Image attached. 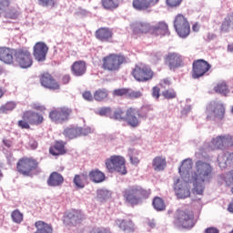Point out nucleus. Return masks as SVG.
<instances>
[{"label": "nucleus", "instance_id": "09e8293b", "mask_svg": "<svg viewBox=\"0 0 233 233\" xmlns=\"http://www.w3.org/2000/svg\"><path fill=\"white\" fill-rule=\"evenodd\" d=\"M38 5L46 8H54L56 6V0H38Z\"/></svg>", "mask_w": 233, "mask_h": 233}, {"label": "nucleus", "instance_id": "2f4dec72", "mask_svg": "<svg viewBox=\"0 0 233 233\" xmlns=\"http://www.w3.org/2000/svg\"><path fill=\"white\" fill-rule=\"evenodd\" d=\"M167 167V158L163 157H157L153 159V168L157 172H161Z\"/></svg>", "mask_w": 233, "mask_h": 233}, {"label": "nucleus", "instance_id": "4468645a", "mask_svg": "<svg viewBox=\"0 0 233 233\" xmlns=\"http://www.w3.org/2000/svg\"><path fill=\"white\" fill-rule=\"evenodd\" d=\"M210 68H212V66L204 59L195 60L192 64L191 76L193 79H199V77H203Z\"/></svg>", "mask_w": 233, "mask_h": 233}, {"label": "nucleus", "instance_id": "0eeeda50", "mask_svg": "<svg viewBox=\"0 0 233 233\" xmlns=\"http://www.w3.org/2000/svg\"><path fill=\"white\" fill-rule=\"evenodd\" d=\"M105 165L106 170H108L110 174L117 172L118 174H121V176L127 175V160L124 157L113 155L106 159Z\"/></svg>", "mask_w": 233, "mask_h": 233}, {"label": "nucleus", "instance_id": "a18cd8bd", "mask_svg": "<svg viewBox=\"0 0 233 233\" xmlns=\"http://www.w3.org/2000/svg\"><path fill=\"white\" fill-rule=\"evenodd\" d=\"M222 139L224 141V147L228 148L233 147V137L232 135H222Z\"/></svg>", "mask_w": 233, "mask_h": 233}, {"label": "nucleus", "instance_id": "37998d69", "mask_svg": "<svg viewBox=\"0 0 233 233\" xmlns=\"http://www.w3.org/2000/svg\"><path fill=\"white\" fill-rule=\"evenodd\" d=\"M133 8L136 10H145L147 8V0H134Z\"/></svg>", "mask_w": 233, "mask_h": 233}, {"label": "nucleus", "instance_id": "c9c22d12", "mask_svg": "<svg viewBox=\"0 0 233 233\" xmlns=\"http://www.w3.org/2000/svg\"><path fill=\"white\" fill-rule=\"evenodd\" d=\"M214 90L217 92V94H221V96H225L226 97L228 96V94H230V89L225 82L218 83L217 86L214 87Z\"/></svg>", "mask_w": 233, "mask_h": 233}, {"label": "nucleus", "instance_id": "b1692460", "mask_svg": "<svg viewBox=\"0 0 233 233\" xmlns=\"http://www.w3.org/2000/svg\"><path fill=\"white\" fill-rule=\"evenodd\" d=\"M63 183H65V177L57 172L51 173L47 179L48 187H61Z\"/></svg>", "mask_w": 233, "mask_h": 233}, {"label": "nucleus", "instance_id": "423d86ee", "mask_svg": "<svg viewBox=\"0 0 233 233\" xmlns=\"http://www.w3.org/2000/svg\"><path fill=\"white\" fill-rule=\"evenodd\" d=\"M124 63H127L125 56L109 54L102 58V68L106 72H119Z\"/></svg>", "mask_w": 233, "mask_h": 233}, {"label": "nucleus", "instance_id": "e433bc0d", "mask_svg": "<svg viewBox=\"0 0 233 233\" xmlns=\"http://www.w3.org/2000/svg\"><path fill=\"white\" fill-rule=\"evenodd\" d=\"M16 106L17 104L15 102L9 101L0 106V114H8V112H12Z\"/></svg>", "mask_w": 233, "mask_h": 233}, {"label": "nucleus", "instance_id": "58836bf2", "mask_svg": "<svg viewBox=\"0 0 233 233\" xmlns=\"http://www.w3.org/2000/svg\"><path fill=\"white\" fill-rule=\"evenodd\" d=\"M4 15L6 19H17V17H19V11L15 8H6L5 11H4Z\"/></svg>", "mask_w": 233, "mask_h": 233}, {"label": "nucleus", "instance_id": "7c9ffc66", "mask_svg": "<svg viewBox=\"0 0 233 233\" xmlns=\"http://www.w3.org/2000/svg\"><path fill=\"white\" fill-rule=\"evenodd\" d=\"M89 179L93 181V183H103L106 179V176L105 173L99 169H95L89 172Z\"/></svg>", "mask_w": 233, "mask_h": 233}, {"label": "nucleus", "instance_id": "4be33fe9", "mask_svg": "<svg viewBox=\"0 0 233 233\" xmlns=\"http://www.w3.org/2000/svg\"><path fill=\"white\" fill-rule=\"evenodd\" d=\"M84 218L85 216L83 215V212H81V210L72 209L66 214L65 221L66 223H71V225H76V223H79V221H81V219H83Z\"/></svg>", "mask_w": 233, "mask_h": 233}, {"label": "nucleus", "instance_id": "dca6fc26", "mask_svg": "<svg viewBox=\"0 0 233 233\" xmlns=\"http://www.w3.org/2000/svg\"><path fill=\"white\" fill-rule=\"evenodd\" d=\"M210 150H225L223 135L213 138L210 143H205L203 147L200 149V154L205 157L203 152H210Z\"/></svg>", "mask_w": 233, "mask_h": 233}, {"label": "nucleus", "instance_id": "cd10ccee", "mask_svg": "<svg viewBox=\"0 0 233 233\" xmlns=\"http://www.w3.org/2000/svg\"><path fill=\"white\" fill-rule=\"evenodd\" d=\"M0 61L6 65H12L14 63V52L8 47H3L0 49Z\"/></svg>", "mask_w": 233, "mask_h": 233}, {"label": "nucleus", "instance_id": "a878e982", "mask_svg": "<svg viewBox=\"0 0 233 233\" xmlns=\"http://www.w3.org/2000/svg\"><path fill=\"white\" fill-rule=\"evenodd\" d=\"M64 141H56L53 147L49 148V154L51 156H64L66 153V148L65 147Z\"/></svg>", "mask_w": 233, "mask_h": 233}, {"label": "nucleus", "instance_id": "9d476101", "mask_svg": "<svg viewBox=\"0 0 233 233\" xmlns=\"http://www.w3.org/2000/svg\"><path fill=\"white\" fill-rule=\"evenodd\" d=\"M207 119L221 121L225 118V106L219 102H210L207 106Z\"/></svg>", "mask_w": 233, "mask_h": 233}, {"label": "nucleus", "instance_id": "680f3d73", "mask_svg": "<svg viewBox=\"0 0 233 233\" xmlns=\"http://www.w3.org/2000/svg\"><path fill=\"white\" fill-rule=\"evenodd\" d=\"M205 233H219V229L215 227H210L205 229Z\"/></svg>", "mask_w": 233, "mask_h": 233}, {"label": "nucleus", "instance_id": "4c0bfd02", "mask_svg": "<svg viewBox=\"0 0 233 233\" xmlns=\"http://www.w3.org/2000/svg\"><path fill=\"white\" fill-rule=\"evenodd\" d=\"M153 207L155 210H157V212H163V210L167 208V206L165 205V201H163V199L158 197H156L153 199Z\"/></svg>", "mask_w": 233, "mask_h": 233}, {"label": "nucleus", "instance_id": "473e14b6", "mask_svg": "<svg viewBox=\"0 0 233 233\" xmlns=\"http://www.w3.org/2000/svg\"><path fill=\"white\" fill-rule=\"evenodd\" d=\"M95 101H105V99H108V89L106 88H98L94 93Z\"/></svg>", "mask_w": 233, "mask_h": 233}, {"label": "nucleus", "instance_id": "bb28decb", "mask_svg": "<svg viewBox=\"0 0 233 233\" xmlns=\"http://www.w3.org/2000/svg\"><path fill=\"white\" fill-rule=\"evenodd\" d=\"M63 134L68 139H76V137L83 136V128L77 127H66Z\"/></svg>", "mask_w": 233, "mask_h": 233}, {"label": "nucleus", "instance_id": "c85d7f7f", "mask_svg": "<svg viewBox=\"0 0 233 233\" xmlns=\"http://www.w3.org/2000/svg\"><path fill=\"white\" fill-rule=\"evenodd\" d=\"M35 227L36 228L35 233H53L54 232V228H52V225L43 220L36 221L35 223Z\"/></svg>", "mask_w": 233, "mask_h": 233}, {"label": "nucleus", "instance_id": "13d9d810", "mask_svg": "<svg viewBox=\"0 0 233 233\" xmlns=\"http://www.w3.org/2000/svg\"><path fill=\"white\" fill-rule=\"evenodd\" d=\"M32 108L34 110H37L38 112H45V110H46V107H45V106L40 105V104H34L32 106Z\"/></svg>", "mask_w": 233, "mask_h": 233}, {"label": "nucleus", "instance_id": "603ef678", "mask_svg": "<svg viewBox=\"0 0 233 233\" xmlns=\"http://www.w3.org/2000/svg\"><path fill=\"white\" fill-rule=\"evenodd\" d=\"M182 1L183 0H166V3L170 8H176L181 5Z\"/></svg>", "mask_w": 233, "mask_h": 233}, {"label": "nucleus", "instance_id": "393cba45", "mask_svg": "<svg viewBox=\"0 0 233 233\" xmlns=\"http://www.w3.org/2000/svg\"><path fill=\"white\" fill-rule=\"evenodd\" d=\"M194 163L192 162V158H186L182 161L181 166L178 168V172L181 177L187 178V176H189L190 170H192Z\"/></svg>", "mask_w": 233, "mask_h": 233}, {"label": "nucleus", "instance_id": "7ed1b4c3", "mask_svg": "<svg viewBox=\"0 0 233 233\" xmlns=\"http://www.w3.org/2000/svg\"><path fill=\"white\" fill-rule=\"evenodd\" d=\"M37 168H39V161L34 157H24L16 163V171L24 177H32Z\"/></svg>", "mask_w": 233, "mask_h": 233}, {"label": "nucleus", "instance_id": "20e7f679", "mask_svg": "<svg viewBox=\"0 0 233 233\" xmlns=\"http://www.w3.org/2000/svg\"><path fill=\"white\" fill-rule=\"evenodd\" d=\"M137 116H140L139 112L136 110L134 107H128L126 111L118 108L114 111L111 119H116V121H126L129 127L136 128V127H139V119Z\"/></svg>", "mask_w": 233, "mask_h": 233}, {"label": "nucleus", "instance_id": "49530a36", "mask_svg": "<svg viewBox=\"0 0 233 233\" xmlns=\"http://www.w3.org/2000/svg\"><path fill=\"white\" fill-rule=\"evenodd\" d=\"M128 155L132 165H137L139 163V157H137V151H136L135 149H130Z\"/></svg>", "mask_w": 233, "mask_h": 233}, {"label": "nucleus", "instance_id": "72a5a7b5", "mask_svg": "<svg viewBox=\"0 0 233 233\" xmlns=\"http://www.w3.org/2000/svg\"><path fill=\"white\" fill-rule=\"evenodd\" d=\"M118 227L121 228V230H124V232H134V222L132 220H121L118 221Z\"/></svg>", "mask_w": 233, "mask_h": 233}, {"label": "nucleus", "instance_id": "a211bd4d", "mask_svg": "<svg viewBox=\"0 0 233 233\" xmlns=\"http://www.w3.org/2000/svg\"><path fill=\"white\" fill-rule=\"evenodd\" d=\"M165 59L169 70H176L183 66V56L179 53H168Z\"/></svg>", "mask_w": 233, "mask_h": 233}, {"label": "nucleus", "instance_id": "6e6d98bb", "mask_svg": "<svg viewBox=\"0 0 233 233\" xmlns=\"http://www.w3.org/2000/svg\"><path fill=\"white\" fill-rule=\"evenodd\" d=\"M99 116H110L112 114V108L110 107H102L98 111Z\"/></svg>", "mask_w": 233, "mask_h": 233}, {"label": "nucleus", "instance_id": "8fccbe9b", "mask_svg": "<svg viewBox=\"0 0 233 233\" xmlns=\"http://www.w3.org/2000/svg\"><path fill=\"white\" fill-rule=\"evenodd\" d=\"M113 96L122 97V96H128V88H118L113 91Z\"/></svg>", "mask_w": 233, "mask_h": 233}, {"label": "nucleus", "instance_id": "c756f323", "mask_svg": "<svg viewBox=\"0 0 233 233\" xmlns=\"http://www.w3.org/2000/svg\"><path fill=\"white\" fill-rule=\"evenodd\" d=\"M132 74L137 81H147V68L145 66H136Z\"/></svg>", "mask_w": 233, "mask_h": 233}, {"label": "nucleus", "instance_id": "5701e85b", "mask_svg": "<svg viewBox=\"0 0 233 233\" xmlns=\"http://www.w3.org/2000/svg\"><path fill=\"white\" fill-rule=\"evenodd\" d=\"M220 168H227V167L233 166V153H224L218 157Z\"/></svg>", "mask_w": 233, "mask_h": 233}, {"label": "nucleus", "instance_id": "4d7b16f0", "mask_svg": "<svg viewBox=\"0 0 233 233\" xmlns=\"http://www.w3.org/2000/svg\"><path fill=\"white\" fill-rule=\"evenodd\" d=\"M89 233H111L110 230L105 228H95Z\"/></svg>", "mask_w": 233, "mask_h": 233}, {"label": "nucleus", "instance_id": "5fc2aeb1", "mask_svg": "<svg viewBox=\"0 0 233 233\" xmlns=\"http://www.w3.org/2000/svg\"><path fill=\"white\" fill-rule=\"evenodd\" d=\"M162 96H164L166 99H174L176 97V92L166 90L162 93Z\"/></svg>", "mask_w": 233, "mask_h": 233}, {"label": "nucleus", "instance_id": "1a4fd4ad", "mask_svg": "<svg viewBox=\"0 0 233 233\" xmlns=\"http://www.w3.org/2000/svg\"><path fill=\"white\" fill-rule=\"evenodd\" d=\"M15 62L20 68H30L34 65L32 53L26 47L17 49L14 53Z\"/></svg>", "mask_w": 233, "mask_h": 233}, {"label": "nucleus", "instance_id": "39448f33", "mask_svg": "<svg viewBox=\"0 0 233 233\" xmlns=\"http://www.w3.org/2000/svg\"><path fill=\"white\" fill-rule=\"evenodd\" d=\"M45 122V116L43 115L32 111L26 110L22 114V119L17 122L19 128L24 130H30V125L33 127H39Z\"/></svg>", "mask_w": 233, "mask_h": 233}, {"label": "nucleus", "instance_id": "f3484780", "mask_svg": "<svg viewBox=\"0 0 233 233\" xmlns=\"http://www.w3.org/2000/svg\"><path fill=\"white\" fill-rule=\"evenodd\" d=\"M40 84L48 90H59L61 88L59 82L49 73H43L40 76Z\"/></svg>", "mask_w": 233, "mask_h": 233}, {"label": "nucleus", "instance_id": "69168bd1", "mask_svg": "<svg viewBox=\"0 0 233 233\" xmlns=\"http://www.w3.org/2000/svg\"><path fill=\"white\" fill-rule=\"evenodd\" d=\"M3 143H4L5 147H6V148H10V147H12V141H10V140L4 139Z\"/></svg>", "mask_w": 233, "mask_h": 233}, {"label": "nucleus", "instance_id": "f257e3e1", "mask_svg": "<svg viewBox=\"0 0 233 233\" xmlns=\"http://www.w3.org/2000/svg\"><path fill=\"white\" fill-rule=\"evenodd\" d=\"M214 167L208 162L198 160L195 163V170L191 173L189 179L193 184V194L196 196H203L205 186L212 181V172Z\"/></svg>", "mask_w": 233, "mask_h": 233}, {"label": "nucleus", "instance_id": "052dcab7", "mask_svg": "<svg viewBox=\"0 0 233 233\" xmlns=\"http://www.w3.org/2000/svg\"><path fill=\"white\" fill-rule=\"evenodd\" d=\"M152 96L155 97V99L159 98V87L155 86L153 87Z\"/></svg>", "mask_w": 233, "mask_h": 233}, {"label": "nucleus", "instance_id": "79ce46f5", "mask_svg": "<svg viewBox=\"0 0 233 233\" xmlns=\"http://www.w3.org/2000/svg\"><path fill=\"white\" fill-rule=\"evenodd\" d=\"M11 218L14 223H23V213L19 209H15L11 213Z\"/></svg>", "mask_w": 233, "mask_h": 233}, {"label": "nucleus", "instance_id": "ddd939ff", "mask_svg": "<svg viewBox=\"0 0 233 233\" xmlns=\"http://www.w3.org/2000/svg\"><path fill=\"white\" fill-rule=\"evenodd\" d=\"M147 33L154 37H165V35H170L168 30V25L165 21H160L157 24H147Z\"/></svg>", "mask_w": 233, "mask_h": 233}, {"label": "nucleus", "instance_id": "9b49d317", "mask_svg": "<svg viewBox=\"0 0 233 233\" xmlns=\"http://www.w3.org/2000/svg\"><path fill=\"white\" fill-rule=\"evenodd\" d=\"M174 190L178 199L190 198V183L185 177L174 178Z\"/></svg>", "mask_w": 233, "mask_h": 233}, {"label": "nucleus", "instance_id": "a19ab883", "mask_svg": "<svg viewBox=\"0 0 233 233\" xmlns=\"http://www.w3.org/2000/svg\"><path fill=\"white\" fill-rule=\"evenodd\" d=\"M145 30H147V23L145 22H137L133 25L134 34H144Z\"/></svg>", "mask_w": 233, "mask_h": 233}, {"label": "nucleus", "instance_id": "c03bdc74", "mask_svg": "<svg viewBox=\"0 0 233 233\" xmlns=\"http://www.w3.org/2000/svg\"><path fill=\"white\" fill-rule=\"evenodd\" d=\"M230 28H233V25L232 22H230V17L227 16L224 22L222 23L221 32H228Z\"/></svg>", "mask_w": 233, "mask_h": 233}, {"label": "nucleus", "instance_id": "e2e57ef3", "mask_svg": "<svg viewBox=\"0 0 233 233\" xmlns=\"http://www.w3.org/2000/svg\"><path fill=\"white\" fill-rule=\"evenodd\" d=\"M62 83L63 85H68L70 83V75H65L62 77Z\"/></svg>", "mask_w": 233, "mask_h": 233}, {"label": "nucleus", "instance_id": "6ab92c4d", "mask_svg": "<svg viewBox=\"0 0 233 233\" xmlns=\"http://www.w3.org/2000/svg\"><path fill=\"white\" fill-rule=\"evenodd\" d=\"M46 54H48V46L44 42H37L34 46V56L36 61H45L46 59Z\"/></svg>", "mask_w": 233, "mask_h": 233}, {"label": "nucleus", "instance_id": "f8f14e48", "mask_svg": "<svg viewBox=\"0 0 233 233\" xmlns=\"http://www.w3.org/2000/svg\"><path fill=\"white\" fill-rule=\"evenodd\" d=\"M70 116H72V109L66 106L58 107L49 112V119H51L53 123L56 124L68 121L70 119Z\"/></svg>", "mask_w": 233, "mask_h": 233}, {"label": "nucleus", "instance_id": "774afa93", "mask_svg": "<svg viewBox=\"0 0 233 233\" xmlns=\"http://www.w3.org/2000/svg\"><path fill=\"white\" fill-rule=\"evenodd\" d=\"M190 110H192V107L190 106H187V107H185L182 110V114H188V112H190Z\"/></svg>", "mask_w": 233, "mask_h": 233}, {"label": "nucleus", "instance_id": "864d4df0", "mask_svg": "<svg viewBox=\"0 0 233 233\" xmlns=\"http://www.w3.org/2000/svg\"><path fill=\"white\" fill-rule=\"evenodd\" d=\"M82 97L86 100V101H94V95L92 96V92L90 91H84L82 94Z\"/></svg>", "mask_w": 233, "mask_h": 233}, {"label": "nucleus", "instance_id": "338daca9", "mask_svg": "<svg viewBox=\"0 0 233 233\" xmlns=\"http://www.w3.org/2000/svg\"><path fill=\"white\" fill-rule=\"evenodd\" d=\"M147 225L150 228H156V220H149Z\"/></svg>", "mask_w": 233, "mask_h": 233}, {"label": "nucleus", "instance_id": "6e6552de", "mask_svg": "<svg viewBox=\"0 0 233 233\" xmlns=\"http://www.w3.org/2000/svg\"><path fill=\"white\" fill-rule=\"evenodd\" d=\"M174 224L182 228H192L194 227V214L188 209L178 208L174 214Z\"/></svg>", "mask_w": 233, "mask_h": 233}, {"label": "nucleus", "instance_id": "ea45409f", "mask_svg": "<svg viewBox=\"0 0 233 233\" xmlns=\"http://www.w3.org/2000/svg\"><path fill=\"white\" fill-rule=\"evenodd\" d=\"M85 181H86V177H85V175H76L73 180L76 188H85Z\"/></svg>", "mask_w": 233, "mask_h": 233}, {"label": "nucleus", "instance_id": "de8ad7c7", "mask_svg": "<svg viewBox=\"0 0 233 233\" xmlns=\"http://www.w3.org/2000/svg\"><path fill=\"white\" fill-rule=\"evenodd\" d=\"M12 2L10 0H0V17L5 14L6 8H10Z\"/></svg>", "mask_w": 233, "mask_h": 233}, {"label": "nucleus", "instance_id": "f704fd0d", "mask_svg": "<svg viewBox=\"0 0 233 233\" xmlns=\"http://www.w3.org/2000/svg\"><path fill=\"white\" fill-rule=\"evenodd\" d=\"M101 4L105 10H116L119 7V0H102Z\"/></svg>", "mask_w": 233, "mask_h": 233}, {"label": "nucleus", "instance_id": "bf43d9fd", "mask_svg": "<svg viewBox=\"0 0 233 233\" xmlns=\"http://www.w3.org/2000/svg\"><path fill=\"white\" fill-rule=\"evenodd\" d=\"M159 3V0H147V8H152Z\"/></svg>", "mask_w": 233, "mask_h": 233}, {"label": "nucleus", "instance_id": "aec40b11", "mask_svg": "<svg viewBox=\"0 0 233 233\" xmlns=\"http://www.w3.org/2000/svg\"><path fill=\"white\" fill-rule=\"evenodd\" d=\"M95 35L102 43H110L114 37V32L108 27H100L96 31Z\"/></svg>", "mask_w": 233, "mask_h": 233}, {"label": "nucleus", "instance_id": "412c9836", "mask_svg": "<svg viewBox=\"0 0 233 233\" xmlns=\"http://www.w3.org/2000/svg\"><path fill=\"white\" fill-rule=\"evenodd\" d=\"M71 72L75 77H82L86 74V62L84 60L75 61L71 66Z\"/></svg>", "mask_w": 233, "mask_h": 233}, {"label": "nucleus", "instance_id": "3c124183", "mask_svg": "<svg viewBox=\"0 0 233 233\" xmlns=\"http://www.w3.org/2000/svg\"><path fill=\"white\" fill-rule=\"evenodd\" d=\"M127 97L130 99H139V97H141V92L128 89Z\"/></svg>", "mask_w": 233, "mask_h": 233}, {"label": "nucleus", "instance_id": "2eb2a0df", "mask_svg": "<svg viewBox=\"0 0 233 233\" xmlns=\"http://www.w3.org/2000/svg\"><path fill=\"white\" fill-rule=\"evenodd\" d=\"M174 28L179 37H187L190 34V24L183 15H178L174 21Z\"/></svg>", "mask_w": 233, "mask_h": 233}, {"label": "nucleus", "instance_id": "0e129e2a", "mask_svg": "<svg viewBox=\"0 0 233 233\" xmlns=\"http://www.w3.org/2000/svg\"><path fill=\"white\" fill-rule=\"evenodd\" d=\"M154 77V73L152 69H147V81H150Z\"/></svg>", "mask_w": 233, "mask_h": 233}, {"label": "nucleus", "instance_id": "f03ea898", "mask_svg": "<svg viewBox=\"0 0 233 233\" xmlns=\"http://www.w3.org/2000/svg\"><path fill=\"white\" fill-rule=\"evenodd\" d=\"M125 203L131 207L141 205L145 201L147 190L139 186H130L122 192Z\"/></svg>", "mask_w": 233, "mask_h": 233}]
</instances>
